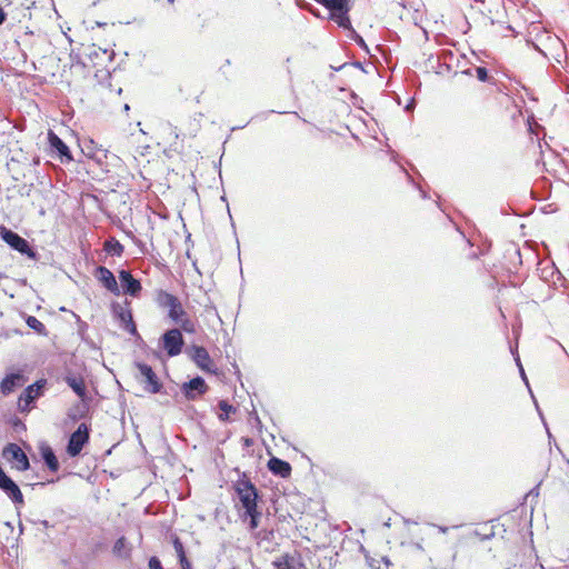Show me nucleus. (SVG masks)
I'll return each instance as SVG.
<instances>
[{
	"mask_svg": "<svg viewBox=\"0 0 569 569\" xmlns=\"http://www.w3.org/2000/svg\"><path fill=\"white\" fill-rule=\"evenodd\" d=\"M7 20V13L4 12L3 8L0 6V26L4 23Z\"/></svg>",
	"mask_w": 569,
	"mask_h": 569,
	"instance_id": "obj_36",
	"label": "nucleus"
},
{
	"mask_svg": "<svg viewBox=\"0 0 569 569\" xmlns=\"http://www.w3.org/2000/svg\"><path fill=\"white\" fill-rule=\"evenodd\" d=\"M348 30L351 32V39H353L360 48L365 49L366 51H369L363 38L360 34H358L352 27L351 29Z\"/></svg>",
	"mask_w": 569,
	"mask_h": 569,
	"instance_id": "obj_30",
	"label": "nucleus"
},
{
	"mask_svg": "<svg viewBox=\"0 0 569 569\" xmlns=\"http://www.w3.org/2000/svg\"><path fill=\"white\" fill-rule=\"evenodd\" d=\"M134 366L138 369L136 379L142 385L143 390L151 395L160 393L163 385L152 367L140 361L134 362Z\"/></svg>",
	"mask_w": 569,
	"mask_h": 569,
	"instance_id": "obj_5",
	"label": "nucleus"
},
{
	"mask_svg": "<svg viewBox=\"0 0 569 569\" xmlns=\"http://www.w3.org/2000/svg\"><path fill=\"white\" fill-rule=\"evenodd\" d=\"M476 76H477L478 80L481 82H486L489 79L488 70L485 67H477Z\"/></svg>",
	"mask_w": 569,
	"mask_h": 569,
	"instance_id": "obj_31",
	"label": "nucleus"
},
{
	"mask_svg": "<svg viewBox=\"0 0 569 569\" xmlns=\"http://www.w3.org/2000/svg\"><path fill=\"white\" fill-rule=\"evenodd\" d=\"M89 440L90 428L86 423H80L69 437L67 453L72 458L79 456Z\"/></svg>",
	"mask_w": 569,
	"mask_h": 569,
	"instance_id": "obj_7",
	"label": "nucleus"
},
{
	"mask_svg": "<svg viewBox=\"0 0 569 569\" xmlns=\"http://www.w3.org/2000/svg\"><path fill=\"white\" fill-rule=\"evenodd\" d=\"M128 306V301H126V306H122L119 302H112L111 311L113 317L120 322L121 327L127 332H129L131 336H138V330L133 321L132 312Z\"/></svg>",
	"mask_w": 569,
	"mask_h": 569,
	"instance_id": "obj_11",
	"label": "nucleus"
},
{
	"mask_svg": "<svg viewBox=\"0 0 569 569\" xmlns=\"http://www.w3.org/2000/svg\"><path fill=\"white\" fill-rule=\"evenodd\" d=\"M172 545H173V548H174V550L177 552L178 559L187 557L183 543L181 542V540L178 537L173 538Z\"/></svg>",
	"mask_w": 569,
	"mask_h": 569,
	"instance_id": "obj_29",
	"label": "nucleus"
},
{
	"mask_svg": "<svg viewBox=\"0 0 569 569\" xmlns=\"http://www.w3.org/2000/svg\"><path fill=\"white\" fill-rule=\"evenodd\" d=\"M516 361H517V366L519 367V371H520V375H521L522 380L525 381V383L527 385V387H528V388H530V387H529L528 378H527V376H526V373H525V370H523V368H522V365H521V362H520L519 357H517V358H516ZM529 391H530V393H532L531 389H529ZM531 397H532V399H533V401H535V406H536V408H537V410H538V413H539V416H540V418H541V420H542V422H543L545 427H547V423H546V421H545L543 415H542V412H541V410H540V408H539V406H538L537 400L535 399L533 395H531ZM546 429H548V428H546ZM547 432H548V436H549V437H551L550 431H549V430H547Z\"/></svg>",
	"mask_w": 569,
	"mask_h": 569,
	"instance_id": "obj_24",
	"label": "nucleus"
},
{
	"mask_svg": "<svg viewBox=\"0 0 569 569\" xmlns=\"http://www.w3.org/2000/svg\"><path fill=\"white\" fill-rule=\"evenodd\" d=\"M531 496H532V497H538V496H539V485H538V486H536L535 488H532V489L528 492L527 497H531Z\"/></svg>",
	"mask_w": 569,
	"mask_h": 569,
	"instance_id": "obj_35",
	"label": "nucleus"
},
{
	"mask_svg": "<svg viewBox=\"0 0 569 569\" xmlns=\"http://www.w3.org/2000/svg\"><path fill=\"white\" fill-rule=\"evenodd\" d=\"M186 353L202 371L217 373V368L214 367L213 361L204 347L193 345L187 348Z\"/></svg>",
	"mask_w": 569,
	"mask_h": 569,
	"instance_id": "obj_10",
	"label": "nucleus"
},
{
	"mask_svg": "<svg viewBox=\"0 0 569 569\" xmlns=\"http://www.w3.org/2000/svg\"><path fill=\"white\" fill-rule=\"evenodd\" d=\"M6 526L12 528L10 522H6Z\"/></svg>",
	"mask_w": 569,
	"mask_h": 569,
	"instance_id": "obj_46",
	"label": "nucleus"
},
{
	"mask_svg": "<svg viewBox=\"0 0 569 569\" xmlns=\"http://www.w3.org/2000/svg\"><path fill=\"white\" fill-rule=\"evenodd\" d=\"M218 407L221 410V412L218 416L219 420L221 421H228L230 413L236 412V408L232 405H230L227 400H220Z\"/></svg>",
	"mask_w": 569,
	"mask_h": 569,
	"instance_id": "obj_26",
	"label": "nucleus"
},
{
	"mask_svg": "<svg viewBox=\"0 0 569 569\" xmlns=\"http://www.w3.org/2000/svg\"><path fill=\"white\" fill-rule=\"evenodd\" d=\"M355 64L357 66V68H360V67H361V63H360V62H356Z\"/></svg>",
	"mask_w": 569,
	"mask_h": 569,
	"instance_id": "obj_45",
	"label": "nucleus"
},
{
	"mask_svg": "<svg viewBox=\"0 0 569 569\" xmlns=\"http://www.w3.org/2000/svg\"><path fill=\"white\" fill-rule=\"evenodd\" d=\"M26 323L30 329H32L37 333H39L41 336H47L46 326L39 319H37L34 316H27Z\"/></svg>",
	"mask_w": 569,
	"mask_h": 569,
	"instance_id": "obj_23",
	"label": "nucleus"
},
{
	"mask_svg": "<svg viewBox=\"0 0 569 569\" xmlns=\"http://www.w3.org/2000/svg\"><path fill=\"white\" fill-rule=\"evenodd\" d=\"M97 24H98L99 27L106 26V23H102V22H97Z\"/></svg>",
	"mask_w": 569,
	"mask_h": 569,
	"instance_id": "obj_44",
	"label": "nucleus"
},
{
	"mask_svg": "<svg viewBox=\"0 0 569 569\" xmlns=\"http://www.w3.org/2000/svg\"><path fill=\"white\" fill-rule=\"evenodd\" d=\"M82 152L89 157L94 159L97 162L102 163L103 159L107 158V150L97 149L93 140H89L84 147L82 148Z\"/></svg>",
	"mask_w": 569,
	"mask_h": 569,
	"instance_id": "obj_20",
	"label": "nucleus"
},
{
	"mask_svg": "<svg viewBox=\"0 0 569 569\" xmlns=\"http://www.w3.org/2000/svg\"><path fill=\"white\" fill-rule=\"evenodd\" d=\"M88 411V405L87 401H82V403L74 406L70 409L68 416L72 420L81 419L86 416V412Z\"/></svg>",
	"mask_w": 569,
	"mask_h": 569,
	"instance_id": "obj_28",
	"label": "nucleus"
},
{
	"mask_svg": "<svg viewBox=\"0 0 569 569\" xmlns=\"http://www.w3.org/2000/svg\"><path fill=\"white\" fill-rule=\"evenodd\" d=\"M96 278L111 293L119 296L120 289L114 274L104 266H99L94 270Z\"/></svg>",
	"mask_w": 569,
	"mask_h": 569,
	"instance_id": "obj_15",
	"label": "nucleus"
},
{
	"mask_svg": "<svg viewBox=\"0 0 569 569\" xmlns=\"http://www.w3.org/2000/svg\"><path fill=\"white\" fill-rule=\"evenodd\" d=\"M179 563L181 566V569H192L191 562L187 557L179 559Z\"/></svg>",
	"mask_w": 569,
	"mask_h": 569,
	"instance_id": "obj_33",
	"label": "nucleus"
},
{
	"mask_svg": "<svg viewBox=\"0 0 569 569\" xmlns=\"http://www.w3.org/2000/svg\"><path fill=\"white\" fill-rule=\"evenodd\" d=\"M47 385L46 379H40L28 386L18 399L19 411L24 413L31 410L32 405L38 398L43 395L44 387Z\"/></svg>",
	"mask_w": 569,
	"mask_h": 569,
	"instance_id": "obj_6",
	"label": "nucleus"
},
{
	"mask_svg": "<svg viewBox=\"0 0 569 569\" xmlns=\"http://www.w3.org/2000/svg\"><path fill=\"white\" fill-rule=\"evenodd\" d=\"M156 303L159 308L166 309L168 311V318L180 326L181 330H183L187 333H194L196 332V322L190 318V316L184 310L180 299L166 291V290H158L156 292Z\"/></svg>",
	"mask_w": 569,
	"mask_h": 569,
	"instance_id": "obj_1",
	"label": "nucleus"
},
{
	"mask_svg": "<svg viewBox=\"0 0 569 569\" xmlns=\"http://www.w3.org/2000/svg\"><path fill=\"white\" fill-rule=\"evenodd\" d=\"M269 471L278 477L288 478L291 475V465L277 457H271L268 461Z\"/></svg>",
	"mask_w": 569,
	"mask_h": 569,
	"instance_id": "obj_19",
	"label": "nucleus"
},
{
	"mask_svg": "<svg viewBox=\"0 0 569 569\" xmlns=\"http://www.w3.org/2000/svg\"><path fill=\"white\" fill-rule=\"evenodd\" d=\"M27 378L21 372L8 373L0 383V391L3 396L12 393L16 389L21 388Z\"/></svg>",
	"mask_w": 569,
	"mask_h": 569,
	"instance_id": "obj_16",
	"label": "nucleus"
},
{
	"mask_svg": "<svg viewBox=\"0 0 569 569\" xmlns=\"http://www.w3.org/2000/svg\"><path fill=\"white\" fill-rule=\"evenodd\" d=\"M293 558L286 553L280 558H277L272 561V565L277 569H296L295 565L292 563Z\"/></svg>",
	"mask_w": 569,
	"mask_h": 569,
	"instance_id": "obj_25",
	"label": "nucleus"
},
{
	"mask_svg": "<svg viewBox=\"0 0 569 569\" xmlns=\"http://www.w3.org/2000/svg\"><path fill=\"white\" fill-rule=\"evenodd\" d=\"M2 456L10 462H16V469L26 471L30 469V461L26 452L17 443L9 442L3 447Z\"/></svg>",
	"mask_w": 569,
	"mask_h": 569,
	"instance_id": "obj_12",
	"label": "nucleus"
},
{
	"mask_svg": "<svg viewBox=\"0 0 569 569\" xmlns=\"http://www.w3.org/2000/svg\"><path fill=\"white\" fill-rule=\"evenodd\" d=\"M346 64H342V66H339V67H332L331 68L335 70V71H339L341 70Z\"/></svg>",
	"mask_w": 569,
	"mask_h": 569,
	"instance_id": "obj_40",
	"label": "nucleus"
},
{
	"mask_svg": "<svg viewBox=\"0 0 569 569\" xmlns=\"http://www.w3.org/2000/svg\"><path fill=\"white\" fill-rule=\"evenodd\" d=\"M254 420L257 421V423H258V425H260V423H261V421H260V419H259V417H258V415H257V413L254 415Z\"/></svg>",
	"mask_w": 569,
	"mask_h": 569,
	"instance_id": "obj_41",
	"label": "nucleus"
},
{
	"mask_svg": "<svg viewBox=\"0 0 569 569\" xmlns=\"http://www.w3.org/2000/svg\"><path fill=\"white\" fill-rule=\"evenodd\" d=\"M233 489L244 511L258 507V489L244 472L233 483Z\"/></svg>",
	"mask_w": 569,
	"mask_h": 569,
	"instance_id": "obj_3",
	"label": "nucleus"
},
{
	"mask_svg": "<svg viewBox=\"0 0 569 569\" xmlns=\"http://www.w3.org/2000/svg\"><path fill=\"white\" fill-rule=\"evenodd\" d=\"M103 249L108 254L112 257H121L124 251V247L114 238L107 240L104 242Z\"/></svg>",
	"mask_w": 569,
	"mask_h": 569,
	"instance_id": "obj_21",
	"label": "nucleus"
},
{
	"mask_svg": "<svg viewBox=\"0 0 569 569\" xmlns=\"http://www.w3.org/2000/svg\"><path fill=\"white\" fill-rule=\"evenodd\" d=\"M208 390L209 386L200 376H196L180 386V392L182 397L188 401H196L200 399L208 392Z\"/></svg>",
	"mask_w": 569,
	"mask_h": 569,
	"instance_id": "obj_9",
	"label": "nucleus"
},
{
	"mask_svg": "<svg viewBox=\"0 0 569 569\" xmlns=\"http://www.w3.org/2000/svg\"><path fill=\"white\" fill-rule=\"evenodd\" d=\"M232 569H236V568H232Z\"/></svg>",
	"mask_w": 569,
	"mask_h": 569,
	"instance_id": "obj_47",
	"label": "nucleus"
},
{
	"mask_svg": "<svg viewBox=\"0 0 569 569\" xmlns=\"http://www.w3.org/2000/svg\"><path fill=\"white\" fill-rule=\"evenodd\" d=\"M119 280L124 295L137 298L142 291L140 280L136 279L129 270L119 271Z\"/></svg>",
	"mask_w": 569,
	"mask_h": 569,
	"instance_id": "obj_14",
	"label": "nucleus"
},
{
	"mask_svg": "<svg viewBox=\"0 0 569 569\" xmlns=\"http://www.w3.org/2000/svg\"><path fill=\"white\" fill-rule=\"evenodd\" d=\"M88 56L90 59H92L93 57H98V51L93 49Z\"/></svg>",
	"mask_w": 569,
	"mask_h": 569,
	"instance_id": "obj_37",
	"label": "nucleus"
},
{
	"mask_svg": "<svg viewBox=\"0 0 569 569\" xmlns=\"http://www.w3.org/2000/svg\"><path fill=\"white\" fill-rule=\"evenodd\" d=\"M148 567L149 569H163L160 559L156 556L149 558Z\"/></svg>",
	"mask_w": 569,
	"mask_h": 569,
	"instance_id": "obj_32",
	"label": "nucleus"
},
{
	"mask_svg": "<svg viewBox=\"0 0 569 569\" xmlns=\"http://www.w3.org/2000/svg\"><path fill=\"white\" fill-rule=\"evenodd\" d=\"M244 441H246V445H247V446L251 443V440H250V439H248V438H247Z\"/></svg>",
	"mask_w": 569,
	"mask_h": 569,
	"instance_id": "obj_43",
	"label": "nucleus"
},
{
	"mask_svg": "<svg viewBox=\"0 0 569 569\" xmlns=\"http://www.w3.org/2000/svg\"><path fill=\"white\" fill-rule=\"evenodd\" d=\"M181 328H172L167 330L161 336V346L168 357L172 358L181 353L184 346V340L181 333Z\"/></svg>",
	"mask_w": 569,
	"mask_h": 569,
	"instance_id": "obj_8",
	"label": "nucleus"
},
{
	"mask_svg": "<svg viewBox=\"0 0 569 569\" xmlns=\"http://www.w3.org/2000/svg\"><path fill=\"white\" fill-rule=\"evenodd\" d=\"M246 518H249V528L254 530L259 526V520L261 518V511L258 510V507L253 508V510H246L243 512Z\"/></svg>",
	"mask_w": 569,
	"mask_h": 569,
	"instance_id": "obj_27",
	"label": "nucleus"
},
{
	"mask_svg": "<svg viewBox=\"0 0 569 569\" xmlns=\"http://www.w3.org/2000/svg\"><path fill=\"white\" fill-rule=\"evenodd\" d=\"M48 142L51 154L53 157H57L62 163H70L71 161H73L70 148L52 130H49L48 132Z\"/></svg>",
	"mask_w": 569,
	"mask_h": 569,
	"instance_id": "obj_13",
	"label": "nucleus"
},
{
	"mask_svg": "<svg viewBox=\"0 0 569 569\" xmlns=\"http://www.w3.org/2000/svg\"><path fill=\"white\" fill-rule=\"evenodd\" d=\"M0 238L12 250L19 252L20 254L26 256L32 260H36L38 258L37 251L30 246L27 239L22 238L19 233L7 228L3 224L0 226Z\"/></svg>",
	"mask_w": 569,
	"mask_h": 569,
	"instance_id": "obj_4",
	"label": "nucleus"
},
{
	"mask_svg": "<svg viewBox=\"0 0 569 569\" xmlns=\"http://www.w3.org/2000/svg\"><path fill=\"white\" fill-rule=\"evenodd\" d=\"M33 525H41L43 528H50L52 525L48 520H29Z\"/></svg>",
	"mask_w": 569,
	"mask_h": 569,
	"instance_id": "obj_34",
	"label": "nucleus"
},
{
	"mask_svg": "<svg viewBox=\"0 0 569 569\" xmlns=\"http://www.w3.org/2000/svg\"><path fill=\"white\" fill-rule=\"evenodd\" d=\"M39 452L44 465L51 472H57L60 468L58 458L53 449L46 442L39 446Z\"/></svg>",
	"mask_w": 569,
	"mask_h": 569,
	"instance_id": "obj_18",
	"label": "nucleus"
},
{
	"mask_svg": "<svg viewBox=\"0 0 569 569\" xmlns=\"http://www.w3.org/2000/svg\"><path fill=\"white\" fill-rule=\"evenodd\" d=\"M112 551L116 556L128 559L130 557V549L127 548V541L124 537H120L116 540Z\"/></svg>",
	"mask_w": 569,
	"mask_h": 569,
	"instance_id": "obj_22",
	"label": "nucleus"
},
{
	"mask_svg": "<svg viewBox=\"0 0 569 569\" xmlns=\"http://www.w3.org/2000/svg\"><path fill=\"white\" fill-rule=\"evenodd\" d=\"M23 525L22 522H19V533L22 535L23 533Z\"/></svg>",
	"mask_w": 569,
	"mask_h": 569,
	"instance_id": "obj_39",
	"label": "nucleus"
},
{
	"mask_svg": "<svg viewBox=\"0 0 569 569\" xmlns=\"http://www.w3.org/2000/svg\"><path fill=\"white\" fill-rule=\"evenodd\" d=\"M329 12V19L342 29H351L349 12L352 8L351 0H315Z\"/></svg>",
	"mask_w": 569,
	"mask_h": 569,
	"instance_id": "obj_2",
	"label": "nucleus"
},
{
	"mask_svg": "<svg viewBox=\"0 0 569 569\" xmlns=\"http://www.w3.org/2000/svg\"><path fill=\"white\" fill-rule=\"evenodd\" d=\"M438 529H439L440 532H443V533L448 531V528L447 527H442V526H439Z\"/></svg>",
	"mask_w": 569,
	"mask_h": 569,
	"instance_id": "obj_38",
	"label": "nucleus"
},
{
	"mask_svg": "<svg viewBox=\"0 0 569 569\" xmlns=\"http://www.w3.org/2000/svg\"><path fill=\"white\" fill-rule=\"evenodd\" d=\"M63 381L70 387L73 392L84 402L88 400L87 387L81 376L69 372L63 377Z\"/></svg>",
	"mask_w": 569,
	"mask_h": 569,
	"instance_id": "obj_17",
	"label": "nucleus"
},
{
	"mask_svg": "<svg viewBox=\"0 0 569 569\" xmlns=\"http://www.w3.org/2000/svg\"><path fill=\"white\" fill-rule=\"evenodd\" d=\"M167 3H168V4H173V3H174V0H167Z\"/></svg>",
	"mask_w": 569,
	"mask_h": 569,
	"instance_id": "obj_42",
	"label": "nucleus"
}]
</instances>
